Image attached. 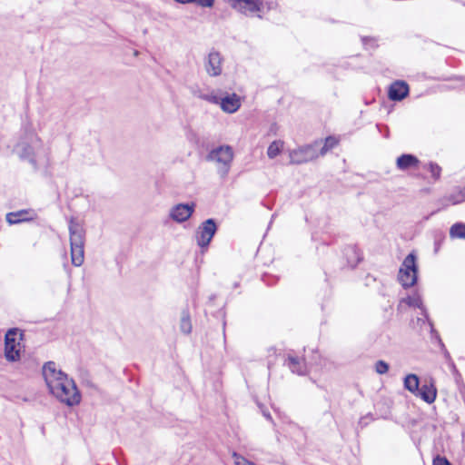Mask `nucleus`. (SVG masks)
Listing matches in <instances>:
<instances>
[{
    "label": "nucleus",
    "mask_w": 465,
    "mask_h": 465,
    "mask_svg": "<svg viewBox=\"0 0 465 465\" xmlns=\"http://www.w3.org/2000/svg\"><path fill=\"white\" fill-rule=\"evenodd\" d=\"M43 375L50 393L67 406L80 403L81 394L74 380L56 368L54 361L46 362L43 367Z\"/></svg>",
    "instance_id": "1"
},
{
    "label": "nucleus",
    "mask_w": 465,
    "mask_h": 465,
    "mask_svg": "<svg viewBox=\"0 0 465 465\" xmlns=\"http://www.w3.org/2000/svg\"><path fill=\"white\" fill-rule=\"evenodd\" d=\"M70 246H71V261L72 263L79 267L84 261V242L85 231L81 224L74 219L69 223Z\"/></svg>",
    "instance_id": "2"
},
{
    "label": "nucleus",
    "mask_w": 465,
    "mask_h": 465,
    "mask_svg": "<svg viewBox=\"0 0 465 465\" xmlns=\"http://www.w3.org/2000/svg\"><path fill=\"white\" fill-rule=\"evenodd\" d=\"M17 153L21 159L36 166V158L45 153L43 142L35 134L31 133L25 141L17 144Z\"/></svg>",
    "instance_id": "3"
},
{
    "label": "nucleus",
    "mask_w": 465,
    "mask_h": 465,
    "mask_svg": "<svg viewBox=\"0 0 465 465\" xmlns=\"http://www.w3.org/2000/svg\"><path fill=\"white\" fill-rule=\"evenodd\" d=\"M233 160V151L229 145H221L209 152L206 155V161L213 162L217 166V173L224 178L229 173L232 162Z\"/></svg>",
    "instance_id": "4"
},
{
    "label": "nucleus",
    "mask_w": 465,
    "mask_h": 465,
    "mask_svg": "<svg viewBox=\"0 0 465 465\" xmlns=\"http://www.w3.org/2000/svg\"><path fill=\"white\" fill-rule=\"evenodd\" d=\"M24 333L17 328L9 329L5 336V357L6 361L15 362L21 358Z\"/></svg>",
    "instance_id": "5"
},
{
    "label": "nucleus",
    "mask_w": 465,
    "mask_h": 465,
    "mask_svg": "<svg viewBox=\"0 0 465 465\" xmlns=\"http://www.w3.org/2000/svg\"><path fill=\"white\" fill-rule=\"evenodd\" d=\"M416 255L411 252L408 254L402 262L400 268L398 280L403 288H410L417 282V263Z\"/></svg>",
    "instance_id": "6"
},
{
    "label": "nucleus",
    "mask_w": 465,
    "mask_h": 465,
    "mask_svg": "<svg viewBox=\"0 0 465 465\" xmlns=\"http://www.w3.org/2000/svg\"><path fill=\"white\" fill-rule=\"evenodd\" d=\"M322 141H315L312 144L306 145L291 153V163L295 164L304 163L316 159L320 153L318 148Z\"/></svg>",
    "instance_id": "7"
},
{
    "label": "nucleus",
    "mask_w": 465,
    "mask_h": 465,
    "mask_svg": "<svg viewBox=\"0 0 465 465\" xmlns=\"http://www.w3.org/2000/svg\"><path fill=\"white\" fill-rule=\"evenodd\" d=\"M232 9L251 16L263 9V0H225Z\"/></svg>",
    "instance_id": "8"
},
{
    "label": "nucleus",
    "mask_w": 465,
    "mask_h": 465,
    "mask_svg": "<svg viewBox=\"0 0 465 465\" xmlns=\"http://www.w3.org/2000/svg\"><path fill=\"white\" fill-rule=\"evenodd\" d=\"M217 231V225L213 219L210 218L201 223L196 232L197 244L201 248H206L210 244Z\"/></svg>",
    "instance_id": "9"
},
{
    "label": "nucleus",
    "mask_w": 465,
    "mask_h": 465,
    "mask_svg": "<svg viewBox=\"0 0 465 465\" xmlns=\"http://www.w3.org/2000/svg\"><path fill=\"white\" fill-rule=\"evenodd\" d=\"M205 99L213 104H220L222 110L225 113H235L241 106L240 97L236 94H228L224 97L217 95H207Z\"/></svg>",
    "instance_id": "10"
},
{
    "label": "nucleus",
    "mask_w": 465,
    "mask_h": 465,
    "mask_svg": "<svg viewBox=\"0 0 465 465\" xmlns=\"http://www.w3.org/2000/svg\"><path fill=\"white\" fill-rule=\"evenodd\" d=\"M195 203H178L173 206L169 212V217L176 223L187 221L193 213Z\"/></svg>",
    "instance_id": "11"
},
{
    "label": "nucleus",
    "mask_w": 465,
    "mask_h": 465,
    "mask_svg": "<svg viewBox=\"0 0 465 465\" xmlns=\"http://www.w3.org/2000/svg\"><path fill=\"white\" fill-rule=\"evenodd\" d=\"M223 58L219 52H210L204 62L206 73L213 77L220 75L223 71Z\"/></svg>",
    "instance_id": "12"
},
{
    "label": "nucleus",
    "mask_w": 465,
    "mask_h": 465,
    "mask_svg": "<svg viewBox=\"0 0 465 465\" xmlns=\"http://www.w3.org/2000/svg\"><path fill=\"white\" fill-rule=\"evenodd\" d=\"M409 94V85L404 81H395L389 88L388 95L392 101H401Z\"/></svg>",
    "instance_id": "13"
},
{
    "label": "nucleus",
    "mask_w": 465,
    "mask_h": 465,
    "mask_svg": "<svg viewBox=\"0 0 465 465\" xmlns=\"http://www.w3.org/2000/svg\"><path fill=\"white\" fill-rule=\"evenodd\" d=\"M286 365L292 372L298 375H305L308 372V368L303 359L289 355L286 360Z\"/></svg>",
    "instance_id": "14"
},
{
    "label": "nucleus",
    "mask_w": 465,
    "mask_h": 465,
    "mask_svg": "<svg viewBox=\"0 0 465 465\" xmlns=\"http://www.w3.org/2000/svg\"><path fill=\"white\" fill-rule=\"evenodd\" d=\"M416 396L430 404L436 400L437 390L432 383H425L419 389Z\"/></svg>",
    "instance_id": "15"
},
{
    "label": "nucleus",
    "mask_w": 465,
    "mask_h": 465,
    "mask_svg": "<svg viewBox=\"0 0 465 465\" xmlns=\"http://www.w3.org/2000/svg\"><path fill=\"white\" fill-rule=\"evenodd\" d=\"M419 163L420 161L415 155L407 153L401 154L396 161L397 168L401 171H405L412 167H418Z\"/></svg>",
    "instance_id": "16"
},
{
    "label": "nucleus",
    "mask_w": 465,
    "mask_h": 465,
    "mask_svg": "<svg viewBox=\"0 0 465 465\" xmlns=\"http://www.w3.org/2000/svg\"><path fill=\"white\" fill-rule=\"evenodd\" d=\"M31 213L29 210H20L18 212H13L6 214V222L9 224H16L22 222L30 221L33 217L28 216Z\"/></svg>",
    "instance_id": "17"
},
{
    "label": "nucleus",
    "mask_w": 465,
    "mask_h": 465,
    "mask_svg": "<svg viewBox=\"0 0 465 465\" xmlns=\"http://www.w3.org/2000/svg\"><path fill=\"white\" fill-rule=\"evenodd\" d=\"M420 381L417 375L408 374L404 379V388L411 393L417 394L420 387Z\"/></svg>",
    "instance_id": "18"
},
{
    "label": "nucleus",
    "mask_w": 465,
    "mask_h": 465,
    "mask_svg": "<svg viewBox=\"0 0 465 465\" xmlns=\"http://www.w3.org/2000/svg\"><path fill=\"white\" fill-rule=\"evenodd\" d=\"M406 302L410 306L420 308L421 310L422 315L429 322L430 325L432 326V322L429 319L428 312H427L426 309L424 308V306L422 304V301L420 296H418V295L410 296L407 298ZM431 331H433V327H431Z\"/></svg>",
    "instance_id": "19"
},
{
    "label": "nucleus",
    "mask_w": 465,
    "mask_h": 465,
    "mask_svg": "<svg viewBox=\"0 0 465 465\" xmlns=\"http://www.w3.org/2000/svg\"><path fill=\"white\" fill-rule=\"evenodd\" d=\"M450 237L451 239H460L465 241V223H456L450 228Z\"/></svg>",
    "instance_id": "20"
},
{
    "label": "nucleus",
    "mask_w": 465,
    "mask_h": 465,
    "mask_svg": "<svg viewBox=\"0 0 465 465\" xmlns=\"http://www.w3.org/2000/svg\"><path fill=\"white\" fill-rule=\"evenodd\" d=\"M180 330L184 334H189L192 331V323L188 312L183 311L180 321Z\"/></svg>",
    "instance_id": "21"
},
{
    "label": "nucleus",
    "mask_w": 465,
    "mask_h": 465,
    "mask_svg": "<svg viewBox=\"0 0 465 465\" xmlns=\"http://www.w3.org/2000/svg\"><path fill=\"white\" fill-rule=\"evenodd\" d=\"M282 148V142H280V141L272 142L267 149L268 157L271 159L275 158L280 153Z\"/></svg>",
    "instance_id": "22"
},
{
    "label": "nucleus",
    "mask_w": 465,
    "mask_h": 465,
    "mask_svg": "<svg viewBox=\"0 0 465 465\" xmlns=\"http://www.w3.org/2000/svg\"><path fill=\"white\" fill-rule=\"evenodd\" d=\"M337 143H338V141L335 137L328 136L324 140V143L320 149V152H319L320 155H322V156L324 155L328 151L332 149L337 144Z\"/></svg>",
    "instance_id": "23"
},
{
    "label": "nucleus",
    "mask_w": 465,
    "mask_h": 465,
    "mask_svg": "<svg viewBox=\"0 0 465 465\" xmlns=\"http://www.w3.org/2000/svg\"><path fill=\"white\" fill-rule=\"evenodd\" d=\"M215 0H190V5H195L202 8L213 7Z\"/></svg>",
    "instance_id": "24"
},
{
    "label": "nucleus",
    "mask_w": 465,
    "mask_h": 465,
    "mask_svg": "<svg viewBox=\"0 0 465 465\" xmlns=\"http://www.w3.org/2000/svg\"><path fill=\"white\" fill-rule=\"evenodd\" d=\"M375 371L379 374H385L389 371V364L380 360L375 363Z\"/></svg>",
    "instance_id": "25"
},
{
    "label": "nucleus",
    "mask_w": 465,
    "mask_h": 465,
    "mask_svg": "<svg viewBox=\"0 0 465 465\" xmlns=\"http://www.w3.org/2000/svg\"><path fill=\"white\" fill-rule=\"evenodd\" d=\"M429 170L432 177H434L435 179H438L440 177L441 168L437 163H430L429 164Z\"/></svg>",
    "instance_id": "26"
},
{
    "label": "nucleus",
    "mask_w": 465,
    "mask_h": 465,
    "mask_svg": "<svg viewBox=\"0 0 465 465\" xmlns=\"http://www.w3.org/2000/svg\"><path fill=\"white\" fill-rule=\"evenodd\" d=\"M233 458H234V464L235 465H255L253 464L252 462H250L249 460H247L245 458L238 455L237 453H233Z\"/></svg>",
    "instance_id": "27"
},
{
    "label": "nucleus",
    "mask_w": 465,
    "mask_h": 465,
    "mask_svg": "<svg viewBox=\"0 0 465 465\" xmlns=\"http://www.w3.org/2000/svg\"><path fill=\"white\" fill-rule=\"evenodd\" d=\"M450 461L445 457L437 456L433 460V465H449Z\"/></svg>",
    "instance_id": "28"
},
{
    "label": "nucleus",
    "mask_w": 465,
    "mask_h": 465,
    "mask_svg": "<svg viewBox=\"0 0 465 465\" xmlns=\"http://www.w3.org/2000/svg\"><path fill=\"white\" fill-rule=\"evenodd\" d=\"M180 5H190V0H173Z\"/></svg>",
    "instance_id": "29"
},
{
    "label": "nucleus",
    "mask_w": 465,
    "mask_h": 465,
    "mask_svg": "<svg viewBox=\"0 0 465 465\" xmlns=\"http://www.w3.org/2000/svg\"><path fill=\"white\" fill-rule=\"evenodd\" d=\"M264 416H265L268 420H272V417H271L270 413H264Z\"/></svg>",
    "instance_id": "30"
},
{
    "label": "nucleus",
    "mask_w": 465,
    "mask_h": 465,
    "mask_svg": "<svg viewBox=\"0 0 465 465\" xmlns=\"http://www.w3.org/2000/svg\"><path fill=\"white\" fill-rule=\"evenodd\" d=\"M449 465H451L450 462L449 463Z\"/></svg>",
    "instance_id": "31"
}]
</instances>
